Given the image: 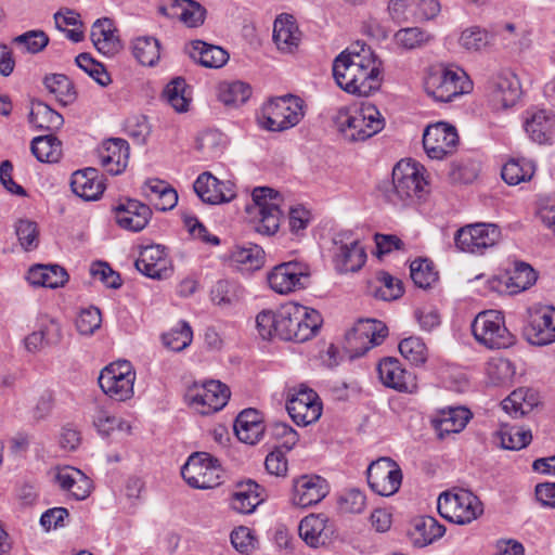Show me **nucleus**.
<instances>
[{"label": "nucleus", "mask_w": 555, "mask_h": 555, "mask_svg": "<svg viewBox=\"0 0 555 555\" xmlns=\"http://www.w3.org/2000/svg\"><path fill=\"white\" fill-rule=\"evenodd\" d=\"M322 324L321 314L301 305L288 304L279 310H262L256 317V326L263 339L279 337L304 343L312 338Z\"/></svg>", "instance_id": "1"}, {"label": "nucleus", "mask_w": 555, "mask_h": 555, "mask_svg": "<svg viewBox=\"0 0 555 555\" xmlns=\"http://www.w3.org/2000/svg\"><path fill=\"white\" fill-rule=\"evenodd\" d=\"M417 163L400 160L392 169L391 183H385L382 191L386 199L396 206L420 203L429 194V184Z\"/></svg>", "instance_id": "2"}, {"label": "nucleus", "mask_w": 555, "mask_h": 555, "mask_svg": "<svg viewBox=\"0 0 555 555\" xmlns=\"http://www.w3.org/2000/svg\"><path fill=\"white\" fill-rule=\"evenodd\" d=\"M335 125L349 142H362L380 132L385 119L373 104H363L360 108H340L335 116Z\"/></svg>", "instance_id": "3"}, {"label": "nucleus", "mask_w": 555, "mask_h": 555, "mask_svg": "<svg viewBox=\"0 0 555 555\" xmlns=\"http://www.w3.org/2000/svg\"><path fill=\"white\" fill-rule=\"evenodd\" d=\"M426 93L437 102H450L469 92L472 82L463 70L444 66L431 67L425 78Z\"/></svg>", "instance_id": "4"}, {"label": "nucleus", "mask_w": 555, "mask_h": 555, "mask_svg": "<svg viewBox=\"0 0 555 555\" xmlns=\"http://www.w3.org/2000/svg\"><path fill=\"white\" fill-rule=\"evenodd\" d=\"M475 339L488 349H505L515 344V336L505 326L504 315L496 310L477 314L472 323Z\"/></svg>", "instance_id": "5"}, {"label": "nucleus", "mask_w": 555, "mask_h": 555, "mask_svg": "<svg viewBox=\"0 0 555 555\" xmlns=\"http://www.w3.org/2000/svg\"><path fill=\"white\" fill-rule=\"evenodd\" d=\"M438 511L446 519L457 525H466L480 516L483 508L482 503L473 492L454 489L439 495Z\"/></svg>", "instance_id": "6"}, {"label": "nucleus", "mask_w": 555, "mask_h": 555, "mask_svg": "<svg viewBox=\"0 0 555 555\" xmlns=\"http://www.w3.org/2000/svg\"><path fill=\"white\" fill-rule=\"evenodd\" d=\"M304 115V101L287 94L270 100L264 105L261 125L270 131H284L299 124Z\"/></svg>", "instance_id": "7"}, {"label": "nucleus", "mask_w": 555, "mask_h": 555, "mask_svg": "<svg viewBox=\"0 0 555 555\" xmlns=\"http://www.w3.org/2000/svg\"><path fill=\"white\" fill-rule=\"evenodd\" d=\"M181 476L194 489H212L221 483L222 468L209 453L194 452L182 466Z\"/></svg>", "instance_id": "8"}, {"label": "nucleus", "mask_w": 555, "mask_h": 555, "mask_svg": "<svg viewBox=\"0 0 555 555\" xmlns=\"http://www.w3.org/2000/svg\"><path fill=\"white\" fill-rule=\"evenodd\" d=\"M135 372L129 361H117L105 366L99 376L102 391L115 401H126L133 396Z\"/></svg>", "instance_id": "9"}, {"label": "nucleus", "mask_w": 555, "mask_h": 555, "mask_svg": "<svg viewBox=\"0 0 555 555\" xmlns=\"http://www.w3.org/2000/svg\"><path fill=\"white\" fill-rule=\"evenodd\" d=\"M251 197L254 206H248L247 211H255L259 216L255 230L261 234H274L280 228L282 216L279 192L268 186H259L254 189Z\"/></svg>", "instance_id": "10"}, {"label": "nucleus", "mask_w": 555, "mask_h": 555, "mask_svg": "<svg viewBox=\"0 0 555 555\" xmlns=\"http://www.w3.org/2000/svg\"><path fill=\"white\" fill-rule=\"evenodd\" d=\"M501 236L498 225L493 223H474L460 228L454 234V244L461 251L482 254L494 246Z\"/></svg>", "instance_id": "11"}, {"label": "nucleus", "mask_w": 555, "mask_h": 555, "mask_svg": "<svg viewBox=\"0 0 555 555\" xmlns=\"http://www.w3.org/2000/svg\"><path fill=\"white\" fill-rule=\"evenodd\" d=\"M388 335L387 326L378 320H360L346 334L347 348L351 357H361L371 348L380 345Z\"/></svg>", "instance_id": "12"}, {"label": "nucleus", "mask_w": 555, "mask_h": 555, "mask_svg": "<svg viewBox=\"0 0 555 555\" xmlns=\"http://www.w3.org/2000/svg\"><path fill=\"white\" fill-rule=\"evenodd\" d=\"M366 475L370 488L382 496L397 493L402 482L401 468L390 457H380L372 462Z\"/></svg>", "instance_id": "13"}, {"label": "nucleus", "mask_w": 555, "mask_h": 555, "mask_svg": "<svg viewBox=\"0 0 555 555\" xmlns=\"http://www.w3.org/2000/svg\"><path fill=\"white\" fill-rule=\"evenodd\" d=\"M308 279L309 268L299 261L280 263L268 274V283L278 294H289L305 288Z\"/></svg>", "instance_id": "14"}, {"label": "nucleus", "mask_w": 555, "mask_h": 555, "mask_svg": "<svg viewBox=\"0 0 555 555\" xmlns=\"http://www.w3.org/2000/svg\"><path fill=\"white\" fill-rule=\"evenodd\" d=\"M459 144L456 129L443 121L428 126L423 134V146L431 159H442L452 154Z\"/></svg>", "instance_id": "15"}, {"label": "nucleus", "mask_w": 555, "mask_h": 555, "mask_svg": "<svg viewBox=\"0 0 555 555\" xmlns=\"http://www.w3.org/2000/svg\"><path fill=\"white\" fill-rule=\"evenodd\" d=\"M286 410L297 425L307 426L320 418L322 403L314 390L305 387L298 389L288 398Z\"/></svg>", "instance_id": "16"}, {"label": "nucleus", "mask_w": 555, "mask_h": 555, "mask_svg": "<svg viewBox=\"0 0 555 555\" xmlns=\"http://www.w3.org/2000/svg\"><path fill=\"white\" fill-rule=\"evenodd\" d=\"M524 334L531 345L545 346L555 341V309L541 308L530 313Z\"/></svg>", "instance_id": "17"}, {"label": "nucleus", "mask_w": 555, "mask_h": 555, "mask_svg": "<svg viewBox=\"0 0 555 555\" xmlns=\"http://www.w3.org/2000/svg\"><path fill=\"white\" fill-rule=\"evenodd\" d=\"M193 188L202 202L207 204L228 203L235 197L232 182L220 181L208 171L197 177Z\"/></svg>", "instance_id": "18"}, {"label": "nucleus", "mask_w": 555, "mask_h": 555, "mask_svg": "<svg viewBox=\"0 0 555 555\" xmlns=\"http://www.w3.org/2000/svg\"><path fill=\"white\" fill-rule=\"evenodd\" d=\"M117 224L128 231H142L152 217V209L149 205L137 199H127L114 208Z\"/></svg>", "instance_id": "19"}, {"label": "nucleus", "mask_w": 555, "mask_h": 555, "mask_svg": "<svg viewBox=\"0 0 555 555\" xmlns=\"http://www.w3.org/2000/svg\"><path fill=\"white\" fill-rule=\"evenodd\" d=\"M382 383L400 392H412L416 388L414 375L402 367L396 358H385L377 366Z\"/></svg>", "instance_id": "20"}, {"label": "nucleus", "mask_w": 555, "mask_h": 555, "mask_svg": "<svg viewBox=\"0 0 555 555\" xmlns=\"http://www.w3.org/2000/svg\"><path fill=\"white\" fill-rule=\"evenodd\" d=\"M328 493V486L320 476H301L295 481L293 503L299 507H309L321 502Z\"/></svg>", "instance_id": "21"}, {"label": "nucleus", "mask_w": 555, "mask_h": 555, "mask_svg": "<svg viewBox=\"0 0 555 555\" xmlns=\"http://www.w3.org/2000/svg\"><path fill=\"white\" fill-rule=\"evenodd\" d=\"M101 165L111 175L121 173L129 160V144L120 138L105 140L99 149Z\"/></svg>", "instance_id": "22"}, {"label": "nucleus", "mask_w": 555, "mask_h": 555, "mask_svg": "<svg viewBox=\"0 0 555 555\" xmlns=\"http://www.w3.org/2000/svg\"><path fill=\"white\" fill-rule=\"evenodd\" d=\"M229 387L219 380H209L204 384L201 391L192 397V403L202 406V414H209L221 410L230 399Z\"/></svg>", "instance_id": "23"}, {"label": "nucleus", "mask_w": 555, "mask_h": 555, "mask_svg": "<svg viewBox=\"0 0 555 555\" xmlns=\"http://www.w3.org/2000/svg\"><path fill=\"white\" fill-rule=\"evenodd\" d=\"M72 191L85 201H96L105 190V184L95 168L77 170L72 175Z\"/></svg>", "instance_id": "24"}, {"label": "nucleus", "mask_w": 555, "mask_h": 555, "mask_svg": "<svg viewBox=\"0 0 555 555\" xmlns=\"http://www.w3.org/2000/svg\"><path fill=\"white\" fill-rule=\"evenodd\" d=\"M267 427L256 409L243 410L234 422L236 437L244 443L255 444L263 436Z\"/></svg>", "instance_id": "25"}, {"label": "nucleus", "mask_w": 555, "mask_h": 555, "mask_svg": "<svg viewBox=\"0 0 555 555\" xmlns=\"http://www.w3.org/2000/svg\"><path fill=\"white\" fill-rule=\"evenodd\" d=\"M301 40V33L294 17L289 14H281L274 21L273 41L278 49L285 53L297 50Z\"/></svg>", "instance_id": "26"}, {"label": "nucleus", "mask_w": 555, "mask_h": 555, "mask_svg": "<svg viewBox=\"0 0 555 555\" xmlns=\"http://www.w3.org/2000/svg\"><path fill=\"white\" fill-rule=\"evenodd\" d=\"M117 29L109 18L98 20L91 28L90 38L96 50L107 56L117 54L121 48V41L116 35Z\"/></svg>", "instance_id": "27"}, {"label": "nucleus", "mask_w": 555, "mask_h": 555, "mask_svg": "<svg viewBox=\"0 0 555 555\" xmlns=\"http://www.w3.org/2000/svg\"><path fill=\"white\" fill-rule=\"evenodd\" d=\"M263 491V488L251 479L237 483L231 499L232 508L241 514L253 513L264 500Z\"/></svg>", "instance_id": "28"}, {"label": "nucleus", "mask_w": 555, "mask_h": 555, "mask_svg": "<svg viewBox=\"0 0 555 555\" xmlns=\"http://www.w3.org/2000/svg\"><path fill=\"white\" fill-rule=\"evenodd\" d=\"M168 260L159 245L144 247L135 260V268L152 279H163L167 273Z\"/></svg>", "instance_id": "29"}, {"label": "nucleus", "mask_w": 555, "mask_h": 555, "mask_svg": "<svg viewBox=\"0 0 555 555\" xmlns=\"http://www.w3.org/2000/svg\"><path fill=\"white\" fill-rule=\"evenodd\" d=\"M470 417L472 413L466 408H450L448 410H442L439 416L431 421V424L438 438L443 439L446 435L462 431Z\"/></svg>", "instance_id": "30"}, {"label": "nucleus", "mask_w": 555, "mask_h": 555, "mask_svg": "<svg viewBox=\"0 0 555 555\" xmlns=\"http://www.w3.org/2000/svg\"><path fill=\"white\" fill-rule=\"evenodd\" d=\"M160 12L179 17L189 27L202 25L206 16V9L194 0H168L166 7H160Z\"/></svg>", "instance_id": "31"}, {"label": "nucleus", "mask_w": 555, "mask_h": 555, "mask_svg": "<svg viewBox=\"0 0 555 555\" xmlns=\"http://www.w3.org/2000/svg\"><path fill=\"white\" fill-rule=\"evenodd\" d=\"M327 517L323 514H310L299 524L300 538L307 545L318 548L326 544L328 540Z\"/></svg>", "instance_id": "32"}, {"label": "nucleus", "mask_w": 555, "mask_h": 555, "mask_svg": "<svg viewBox=\"0 0 555 555\" xmlns=\"http://www.w3.org/2000/svg\"><path fill=\"white\" fill-rule=\"evenodd\" d=\"M185 50L194 62L208 68H220L229 60V54L225 50L202 40L192 41Z\"/></svg>", "instance_id": "33"}, {"label": "nucleus", "mask_w": 555, "mask_h": 555, "mask_svg": "<svg viewBox=\"0 0 555 555\" xmlns=\"http://www.w3.org/2000/svg\"><path fill=\"white\" fill-rule=\"evenodd\" d=\"M380 61L372 60L362 62L357 73V82L351 89V94L369 96L377 91L382 85Z\"/></svg>", "instance_id": "34"}, {"label": "nucleus", "mask_w": 555, "mask_h": 555, "mask_svg": "<svg viewBox=\"0 0 555 555\" xmlns=\"http://www.w3.org/2000/svg\"><path fill=\"white\" fill-rule=\"evenodd\" d=\"M446 532L444 526L431 516L418 517L409 530V538L414 546L424 547L440 539Z\"/></svg>", "instance_id": "35"}, {"label": "nucleus", "mask_w": 555, "mask_h": 555, "mask_svg": "<svg viewBox=\"0 0 555 555\" xmlns=\"http://www.w3.org/2000/svg\"><path fill=\"white\" fill-rule=\"evenodd\" d=\"M67 271L59 264H37L29 269L27 280L31 285L57 288L68 281Z\"/></svg>", "instance_id": "36"}, {"label": "nucleus", "mask_w": 555, "mask_h": 555, "mask_svg": "<svg viewBox=\"0 0 555 555\" xmlns=\"http://www.w3.org/2000/svg\"><path fill=\"white\" fill-rule=\"evenodd\" d=\"M501 34L500 27L482 28L478 25L465 28L460 37L459 44L466 51L477 52L491 47Z\"/></svg>", "instance_id": "37"}, {"label": "nucleus", "mask_w": 555, "mask_h": 555, "mask_svg": "<svg viewBox=\"0 0 555 555\" xmlns=\"http://www.w3.org/2000/svg\"><path fill=\"white\" fill-rule=\"evenodd\" d=\"M525 129L534 142L546 143L555 130V116L545 109L537 111L527 118Z\"/></svg>", "instance_id": "38"}, {"label": "nucleus", "mask_w": 555, "mask_h": 555, "mask_svg": "<svg viewBox=\"0 0 555 555\" xmlns=\"http://www.w3.org/2000/svg\"><path fill=\"white\" fill-rule=\"evenodd\" d=\"M28 121L38 130L55 131L63 126L64 118L48 104L36 101L33 102Z\"/></svg>", "instance_id": "39"}, {"label": "nucleus", "mask_w": 555, "mask_h": 555, "mask_svg": "<svg viewBox=\"0 0 555 555\" xmlns=\"http://www.w3.org/2000/svg\"><path fill=\"white\" fill-rule=\"evenodd\" d=\"M366 260V253L358 241L343 244L335 255L336 268L340 272H356L360 270Z\"/></svg>", "instance_id": "40"}, {"label": "nucleus", "mask_w": 555, "mask_h": 555, "mask_svg": "<svg viewBox=\"0 0 555 555\" xmlns=\"http://www.w3.org/2000/svg\"><path fill=\"white\" fill-rule=\"evenodd\" d=\"M361 63L349 59L347 53H340L333 62V76L337 85L350 94L357 82V73Z\"/></svg>", "instance_id": "41"}, {"label": "nucleus", "mask_w": 555, "mask_h": 555, "mask_svg": "<svg viewBox=\"0 0 555 555\" xmlns=\"http://www.w3.org/2000/svg\"><path fill=\"white\" fill-rule=\"evenodd\" d=\"M520 95V85L513 74L500 75L493 85V99L503 107L513 106Z\"/></svg>", "instance_id": "42"}, {"label": "nucleus", "mask_w": 555, "mask_h": 555, "mask_svg": "<svg viewBox=\"0 0 555 555\" xmlns=\"http://www.w3.org/2000/svg\"><path fill=\"white\" fill-rule=\"evenodd\" d=\"M43 85L62 105L72 104L76 100V91L69 78L63 74H50L43 79Z\"/></svg>", "instance_id": "43"}, {"label": "nucleus", "mask_w": 555, "mask_h": 555, "mask_svg": "<svg viewBox=\"0 0 555 555\" xmlns=\"http://www.w3.org/2000/svg\"><path fill=\"white\" fill-rule=\"evenodd\" d=\"M535 404L537 399L534 395L527 388H518L514 390L502 401L503 410L514 417L529 413Z\"/></svg>", "instance_id": "44"}, {"label": "nucleus", "mask_w": 555, "mask_h": 555, "mask_svg": "<svg viewBox=\"0 0 555 555\" xmlns=\"http://www.w3.org/2000/svg\"><path fill=\"white\" fill-rule=\"evenodd\" d=\"M30 150L41 163H55L62 154L61 142L53 134L34 138Z\"/></svg>", "instance_id": "45"}, {"label": "nucleus", "mask_w": 555, "mask_h": 555, "mask_svg": "<svg viewBox=\"0 0 555 555\" xmlns=\"http://www.w3.org/2000/svg\"><path fill=\"white\" fill-rule=\"evenodd\" d=\"M250 95V86L243 81L221 82L218 87V98L227 106L242 105Z\"/></svg>", "instance_id": "46"}, {"label": "nucleus", "mask_w": 555, "mask_h": 555, "mask_svg": "<svg viewBox=\"0 0 555 555\" xmlns=\"http://www.w3.org/2000/svg\"><path fill=\"white\" fill-rule=\"evenodd\" d=\"M496 435L500 439L501 447L506 450H520L527 447L532 440V435L529 429L526 430L521 427L509 426L507 424H502Z\"/></svg>", "instance_id": "47"}, {"label": "nucleus", "mask_w": 555, "mask_h": 555, "mask_svg": "<svg viewBox=\"0 0 555 555\" xmlns=\"http://www.w3.org/2000/svg\"><path fill=\"white\" fill-rule=\"evenodd\" d=\"M534 175V165L521 159H511L501 171L502 179L509 185H517L520 182L530 180Z\"/></svg>", "instance_id": "48"}, {"label": "nucleus", "mask_w": 555, "mask_h": 555, "mask_svg": "<svg viewBox=\"0 0 555 555\" xmlns=\"http://www.w3.org/2000/svg\"><path fill=\"white\" fill-rule=\"evenodd\" d=\"M132 52L142 65L154 66L160 57V44L154 37H139L133 41Z\"/></svg>", "instance_id": "49"}, {"label": "nucleus", "mask_w": 555, "mask_h": 555, "mask_svg": "<svg viewBox=\"0 0 555 555\" xmlns=\"http://www.w3.org/2000/svg\"><path fill=\"white\" fill-rule=\"evenodd\" d=\"M434 39V36L420 27L401 28L395 34L396 43L405 50L424 47Z\"/></svg>", "instance_id": "50"}, {"label": "nucleus", "mask_w": 555, "mask_h": 555, "mask_svg": "<svg viewBox=\"0 0 555 555\" xmlns=\"http://www.w3.org/2000/svg\"><path fill=\"white\" fill-rule=\"evenodd\" d=\"M229 259L237 267L246 266L248 270L259 269L262 264L263 250L256 244L248 247L235 246L231 250Z\"/></svg>", "instance_id": "51"}, {"label": "nucleus", "mask_w": 555, "mask_h": 555, "mask_svg": "<svg viewBox=\"0 0 555 555\" xmlns=\"http://www.w3.org/2000/svg\"><path fill=\"white\" fill-rule=\"evenodd\" d=\"M516 370L514 363L506 358H492L487 363V375L493 385H507L513 380Z\"/></svg>", "instance_id": "52"}, {"label": "nucleus", "mask_w": 555, "mask_h": 555, "mask_svg": "<svg viewBox=\"0 0 555 555\" xmlns=\"http://www.w3.org/2000/svg\"><path fill=\"white\" fill-rule=\"evenodd\" d=\"M185 80L181 77H177L166 86L163 91V98L176 112H186L190 99L185 95Z\"/></svg>", "instance_id": "53"}, {"label": "nucleus", "mask_w": 555, "mask_h": 555, "mask_svg": "<svg viewBox=\"0 0 555 555\" xmlns=\"http://www.w3.org/2000/svg\"><path fill=\"white\" fill-rule=\"evenodd\" d=\"M411 279L420 288L430 287L437 280L438 273L434 269V264L428 259H416L410 266Z\"/></svg>", "instance_id": "54"}, {"label": "nucleus", "mask_w": 555, "mask_h": 555, "mask_svg": "<svg viewBox=\"0 0 555 555\" xmlns=\"http://www.w3.org/2000/svg\"><path fill=\"white\" fill-rule=\"evenodd\" d=\"M537 278V273L530 264L526 262H515L506 284L515 288L516 292H521L532 286Z\"/></svg>", "instance_id": "55"}, {"label": "nucleus", "mask_w": 555, "mask_h": 555, "mask_svg": "<svg viewBox=\"0 0 555 555\" xmlns=\"http://www.w3.org/2000/svg\"><path fill=\"white\" fill-rule=\"evenodd\" d=\"M400 353L415 365L424 364L427 360L428 352L424 341L418 337H408L399 344Z\"/></svg>", "instance_id": "56"}, {"label": "nucleus", "mask_w": 555, "mask_h": 555, "mask_svg": "<svg viewBox=\"0 0 555 555\" xmlns=\"http://www.w3.org/2000/svg\"><path fill=\"white\" fill-rule=\"evenodd\" d=\"M162 338L167 348L173 351H182L192 343L193 332L189 323L182 321L179 328H172L163 334Z\"/></svg>", "instance_id": "57"}, {"label": "nucleus", "mask_w": 555, "mask_h": 555, "mask_svg": "<svg viewBox=\"0 0 555 555\" xmlns=\"http://www.w3.org/2000/svg\"><path fill=\"white\" fill-rule=\"evenodd\" d=\"M380 286L375 291L376 298L383 300H395L403 295V285L400 280L395 279L391 274L380 271L377 274Z\"/></svg>", "instance_id": "58"}, {"label": "nucleus", "mask_w": 555, "mask_h": 555, "mask_svg": "<svg viewBox=\"0 0 555 555\" xmlns=\"http://www.w3.org/2000/svg\"><path fill=\"white\" fill-rule=\"evenodd\" d=\"M13 43L21 46L27 53L36 54L49 43V37L43 30H29L13 39Z\"/></svg>", "instance_id": "59"}, {"label": "nucleus", "mask_w": 555, "mask_h": 555, "mask_svg": "<svg viewBox=\"0 0 555 555\" xmlns=\"http://www.w3.org/2000/svg\"><path fill=\"white\" fill-rule=\"evenodd\" d=\"M15 233L23 249L31 250L38 246V225L35 221L21 219L15 224Z\"/></svg>", "instance_id": "60"}, {"label": "nucleus", "mask_w": 555, "mask_h": 555, "mask_svg": "<svg viewBox=\"0 0 555 555\" xmlns=\"http://www.w3.org/2000/svg\"><path fill=\"white\" fill-rule=\"evenodd\" d=\"M102 322L101 311L95 307L81 310L76 319L77 331L82 335L93 334Z\"/></svg>", "instance_id": "61"}, {"label": "nucleus", "mask_w": 555, "mask_h": 555, "mask_svg": "<svg viewBox=\"0 0 555 555\" xmlns=\"http://www.w3.org/2000/svg\"><path fill=\"white\" fill-rule=\"evenodd\" d=\"M231 543L242 554H250L257 547V539L253 531L244 526L235 528L231 532Z\"/></svg>", "instance_id": "62"}, {"label": "nucleus", "mask_w": 555, "mask_h": 555, "mask_svg": "<svg viewBox=\"0 0 555 555\" xmlns=\"http://www.w3.org/2000/svg\"><path fill=\"white\" fill-rule=\"evenodd\" d=\"M268 430L273 438L281 441V447L287 451L292 450L298 442L297 431L286 423L273 422L269 425Z\"/></svg>", "instance_id": "63"}, {"label": "nucleus", "mask_w": 555, "mask_h": 555, "mask_svg": "<svg viewBox=\"0 0 555 555\" xmlns=\"http://www.w3.org/2000/svg\"><path fill=\"white\" fill-rule=\"evenodd\" d=\"M184 225L188 228L189 233L194 237L198 238L204 243L218 245L220 243L216 235L210 234L206 227L193 216H183Z\"/></svg>", "instance_id": "64"}]
</instances>
